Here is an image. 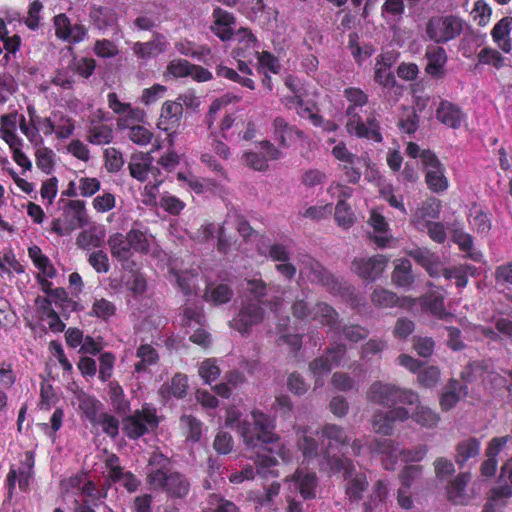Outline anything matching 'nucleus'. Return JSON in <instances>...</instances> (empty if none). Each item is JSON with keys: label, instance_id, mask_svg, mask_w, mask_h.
Masks as SVG:
<instances>
[{"label": "nucleus", "instance_id": "72a5a7b5", "mask_svg": "<svg viewBox=\"0 0 512 512\" xmlns=\"http://www.w3.org/2000/svg\"><path fill=\"white\" fill-rule=\"evenodd\" d=\"M151 162L144 154H133L128 164L130 175L140 182L146 181L150 171Z\"/></svg>", "mask_w": 512, "mask_h": 512}, {"label": "nucleus", "instance_id": "6e6552de", "mask_svg": "<svg viewBox=\"0 0 512 512\" xmlns=\"http://www.w3.org/2000/svg\"><path fill=\"white\" fill-rule=\"evenodd\" d=\"M55 35L58 39L69 44H77L88 36V29L82 23H72L66 14L60 13L53 18Z\"/></svg>", "mask_w": 512, "mask_h": 512}, {"label": "nucleus", "instance_id": "f257e3e1", "mask_svg": "<svg viewBox=\"0 0 512 512\" xmlns=\"http://www.w3.org/2000/svg\"><path fill=\"white\" fill-rule=\"evenodd\" d=\"M321 470L331 474H341L345 482L344 489L347 499L352 504H359L367 491L369 482L364 472L358 471L354 462L348 457L330 455L325 451Z\"/></svg>", "mask_w": 512, "mask_h": 512}, {"label": "nucleus", "instance_id": "39448f33", "mask_svg": "<svg viewBox=\"0 0 512 512\" xmlns=\"http://www.w3.org/2000/svg\"><path fill=\"white\" fill-rule=\"evenodd\" d=\"M465 22L456 15H438L426 23V35L436 44H446L456 39L464 30Z\"/></svg>", "mask_w": 512, "mask_h": 512}, {"label": "nucleus", "instance_id": "c03bdc74", "mask_svg": "<svg viewBox=\"0 0 512 512\" xmlns=\"http://www.w3.org/2000/svg\"><path fill=\"white\" fill-rule=\"evenodd\" d=\"M205 297L214 304H224L232 299L233 291L227 284H219L215 287H208L205 291Z\"/></svg>", "mask_w": 512, "mask_h": 512}, {"label": "nucleus", "instance_id": "bf43d9fd", "mask_svg": "<svg viewBox=\"0 0 512 512\" xmlns=\"http://www.w3.org/2000/svg\"><path fill=\"white\" fill-rule=\"evenodd\" d=\"M423 467L421 465H407L401 471L399 478L402 487L409 489L413 483L421 479Z\"/></svg>", "mask_w": 512, "mask_h": 512}, {"label": "nucleus", "instance_id": "338daca9", "mask_svg": "<svg viewBox=\"0 0 512 512\" xmlns=\"http://www.w3.org/2000/svg\"><path fill=\"white\" fill-rule=\"evenodd\" d=\"M199 375L205 383L210 384L219 377L220 368L214 359H206L199 367Z\"/></svg>", "mask_w": 512, "mask_h": 512}, {"label": "nucleus", "instance_id": "4be33fe9", "mask_svg": "<svg viewBox=\"0 0 512 512\" xmlns=\"http://www.w3.org/2000/svg\"><path fill=\"white\" fill-rule=\"evenodd\" d=\"M273 135L281 147H289V140L294 137L302 139L304 137L303 131L297 129L295 126L290 125L283 117H276L272 123Z\"/></svg>", "mask_w": 512, "mask_h": 512}, {"label": "nucleus", "instance_id": "2eb2a0df", "mask_svg": "<svg viewBox=\"0 0 512 512\" xmlns=\"http://www.w3.org/2000/svg\"><path fill=\"white\" fill-rule=\"evenodd\" d=\"M300 262L302 265L301 273H306L312 283H318L323 286H330L334 283L331 273L317 260L305 255L300 259Z\"/></svg>", "mask_w": 512, "mask_h": 512}, {"label": "nucleus", "instance_id": "6e6d98bb", "mask_svg": "<svg viewBox=\"0 0 512 512\" xmlns=\"http://www.w3.org/2000/svg\"><path fill=\"white\" fill-rule=\"evenodd\" d=\"M371 449L378 454H384L394 459L397 458L400 451L398 445L393 440L387 438L375 439L371 443Z\"/></svg>", "mask_w": 512, "mask_h": 512}, {"label": "nucleus", "instance_id": "13d9d810", "mask_svg": "<svg viewBox=\"0 0 512 512\" xmlns=\"http://www.w3.org/2000/svg\"><path fill=\"white\" fill-rule=\"evenodd\" d=\"M298 447L306 460L319 456V443L312 436L303 435L298 441Z\"/></svg>", "mask_w": 512, "mask_h": 512}, {"label": "nucleus", "instance_id": "c756f323", "mask_svg": "<svg viewBox=\"0 0 512 512\" xmlns=\"http://www.w3.org/2000/svg\"><path fill=\"white\" fill-rule=\"evenodd\" d=\"M77 400L82 414L91 424L96 425L98 416L101 414L100 409L102 407V403L96 397L86 394L83 391L77 394Z\"/></svg>", "mask_w": 512, "mask_h": 512}, {"label": "nucleus", "instance_id": "f3484780", "mask_svg": "<svg viewBox=\"0 0 512 512\" xmlns=\"http://www.w3.org/2000/svg\"><path fill=\"white\" fill-rule=\"evenodd\" d=\"M436 118L449 128L459 129L465 119V114L456 104L442 100L436 110Z\"/></svg>", "mask_w": 512, "mask_h": 512}, {"label": "nucleus", "instance_id": "4d7b16f0", "mask_svg": "<svg viewBox=\"0 0 512 512\" xmlns=\"http://www.w3.org/2000/svg\"><path fill=\"white\" fill-rule=\"evenodd\" d=\"M399 127L407 134H413L419 127V116L412 108H406L399 120Z\"/></svg>", "mask_w": 512, "mask_h": 512}, {"label": "nucleus", "instance_id": "4c0bfd02", "mask_svg": "<svg viewBox=\"0 0 512 512\" xmlns=\"http://www.w3.org/2000/svg\"><path fill=\"white\" fill-rule=\"evenodd\" d=\"M128 242L133 254H147L150 251V243L147 236V231L133 227L127 233Z\"/></svg>", "mask_w": 512, "mask_h": 512}, {"label": "nucleus", "instance_id": "dca6fc26", "mask_svg": "<svg viewBox=\"0 0 512 512\" xmlns=\"http://www.w3.org/2000/svg\"><path fill=\"white\" fill-rule=\"evenodd\" d=\"M182 115L183 109L180 102L165 101L161 108L157 126L165 132L174 130L180 126Z\"/></svg>", "mask_w": 512, "mask_h": 512}, {"label": "nucleus", "instance_id": "1a4fd4ad", "mask_svg": "<svg viewBox=\"0 0 512 512\" xmlns=\"http://www.w3.org/2000/svg\"><path fill=\"white\" fill-rule=\"evenodd\" d=\"M421 159L427 168L425 181L428 188L434 193H441L448 187V180L444 175V167L434 153L423 150Z\"/></svg>", "mask_w": 512, "mask_h": 512}, {"label": "nucleus", "instance_id": "c85d7f7f", "mask_svg": "<svg viewBox=\"0 0 512 512\" xmlns=\"http://www.w3.org/2000/svg\"><path fill=\"white\" fill-rule=\"evenodd\" d=\"M388 496L387 483L384 480H378L373 486L372 493L362 504L363 512H376L381 510Z\"/></svg>", "mask_w": 512, "mask_h": 512}, {"label": "nucleus", "instance_id": "e433bc0d", "mask_svg": "<svg viewBox=\"0 0 512 512\" xmlns=\"http://www.w3.org/2000/svg\"><path fill=\"white\" fill-rule=\"evenodd\" d=\"M453 240L459 246L461 251L466 252L465 257L474 262L482 261L483 254L480 251L473 249V238L470 234L462 231H455L453 234Z\"/></svg>", "mask_w": 512, "mask_h": 512}, {"label": "nucleus", "instance_id": "69168bd1", "mask_svg": "<svg viewBox=\"0 0 512 512\" xmlns=\"http://www.w3.org/2000/svg\"><path fill=\"white\" fill-rule=\"evenodd\" d=\"M105 166L108 172L116 173L124 165L122 154L117 149L111 147L107 148L104 152Z\"/></svg>", "mask_w": 512, "mask_h": 512}, {"label": "nucleus", "instance_id": "09e8293b", "mask_svg": "<svg viewBox=\"0 0 512 512\" xmlns=\"http://www.w3.org/2000/svg\"><path fill=\"white\" fill-rule=\"evenodd\" d=\"M216 75L218 77H224L233 82L239 83L240 85L247 87L251 90L255 88L254 81L251 78L240 75L236 70L226 67L224 65H218L216 67Z\"/></svg>", "mask_w": 512, "mask_h": 512}, {"label": "nucleus", "instance_id": "0e129e2a", "mask_svg": "<svg viewBox=\"0 0 512 512\" xmlns=\"http://www.w3.org/2000/svg\"><path fill=\"white\" fill-rule=\"evenodd\" d=\"M234 447L232 436L226 431H219L214 439L213 448L220 455L229 454Z\"/></svg>", "mask_w": 512, "mask_h": 512}, {"label": "nucleus", "instance_id": "49530a36", "mask_svg": "<svg viewBox=\"0 0 512 512\" xmlns=\"http://www.w3.org/2000/svg\"><path fill=\"white\" fill-rule=\"evenodd\" d=\"M489 368L490 362L488 360L472 361L465 366L461 372V377L466 382H472L477 377L482 376V374L488 371Z\"/></svg>", "mask_w": 512, "mask_h": 512}, {"label": "nucleus", "instance_id": "5fc2aeb1", "mask_svg": "<svg viewBox=\"0 0 512 512\" xmlns=\"http://www.w3.org/2000/svg\"><path fill=\"white\" fill-rule=\"evenodd\" d=\"M115 312H116L115 305L111 301H108L105 298H101V299L95 300V302L93 303L92 309L89 312V315L103 319V320H107L111 316H113L115 314Z\"/></svg>", "mask_w": 512, "mask_h": 512}, {"label": "nucleus", "instance_id": "9b49d317", "mask_svg": "<svg viewBox=\"0 0 512 512\" xmlns=\"http://www.w3.org/2000/svg\"><path fill=\"white\" fill-rule=\"evenodd\" d=\"M151 486L164 491L170 498L183 499L189 494L191 484L185 475L170 471L161 478L160 483H153Z\"/></svg>", "mask_w": 512, "mask_h": 512}, {"label": "nucleus", "instance_id": "c9c22d12", "mask_svg": "<svg viewBox=\"0 0 512 512\" xmlns=\"http://www.w3.org/2000/svg\"><path fill=\"white\" fill-rule=\"evenodd\" d=\"M90 18L98 29L103 30L116 23L117 14L112 8L100 6L91 9Z\"/></svg>", "mask_w": 512, "mask_h": 512}, {"label": "nucleus", "instance_id": "58836bf2", "mask_svg": "<svg viewBox=\"0 0 512 512\" xmlns=\"http://www.w3.org/2000/svg\"><path fill=\"white\" fill-rule=\"evenodd\" d=\"M371 160L367 153L362 154L358 158L354 159L353 162L346 163L344 165L345 175L349 183L356 184L361 178V168H371Z\"/></svg>", "mask_w": 512, "mask_h": 512}, {"label": "nucleus", "instance_id": "9d476101", "mask_svg": "<svg viewBox=\"0 0 512 512\" xmlns=\"http://www.w3.org/2000/svg\"><path fill=\"white\" fill-rule=\"evenodd\" d=\"M35 465V455L33 451H26L25 458L21 462L18 470L11 468L7 475V485L9 497H12L16 482H18L21 491H28L30 481L33 478V468Z\"/></svg>", "mask_w": 512, "mask_h": 512}, {"label": "nucleus", "instance_id": "0eeeda50", "mask_svg": "<svg viewBox=\"0 0 512 512\" xmlns=\"http://www.w3.org/2000/svg\"><path fill=\"white\" fill-rule=\"evenodd\" d=\"M388 262L389 258L382 254H376L368 258L357 257L352 261L351 269L361 279L374 282L381 277Z\"/></svg>", "mask_w": 512, "mask_h": 512}, {"label": "nucleus", "instance_id": "de8ad7c7", "mask_svg": "<svg viewBox=\"0 0 512 512\" xmlns=\"http://www.w3.org/2000/svg\"><path fill=\"white\" fill-rule=\"evenodd\" d=\"M330 330L341 333L345 339L355 343L367 338L369 335V331L366 328L356 324L344 325L342 327H339L337 324L335 329Z\"/></svg>", "mask_w": 512, "mask_h": 512}, {"label": "nucleus", "instance_id": "ddd939ff", "mask_svg": "<svg viewBox=\"0 0 512 512\" xmlns=\"http://www.w3.org/2000/svg\"><path fill=\"white\" fill-rule=\"evenodd\" d=\"M213 23L210 30L223 42L230 41L234 35L236 19L234 15L220 7H216L212 13Z\"/></svg>", "mask_w": 512, "mask_h": 512}, {"label": "nucleus", "instance_id": "f03ea898", "mask_svg": "<svg viewBox=\"0 0 512 512\" xmlns=\"http://www.w3.org/2000/svg\"><path fill=\"white\" fill-rule=\"evenodd\" d=\"M239 433L244 443L252 448L260 444H275L280 437L274 433L275 420L259 410L251 412V421L244 420L240 422Z\"/></svg>", "mask_w": 512, "mask_h": 512}, {"label": "nucleus", "instance_id": "e2e57ef3", "mask_svg": "<svg viewBox=\"0 0 512 512\" xmlns=\"http://www.w3.org/2000/svg\"><path fill=\"white\" fill-rule=\"evenodd\" d=\"M183 324L189 328L203 326L205 316L199 307H186L183 311Z\"/></svg>", "mask_w": 512, "mask_h": 512}, {"label": "nucleus", "instance_id": "a18cd8bd", "mask_svg": "<svg viewBox=\"0 0 512 512\" xmlns=\"http://www.w3.org/2000/svg\"><path fill=\"white\" fill-rule=\"evenodd\" d=\"M471 475L468 472L460 473L453 481H450L447 492L449 498L458 503V498H461L465 492V488L470 481Z\"/></svg>", "mask_w": 512, "mask_h": 512}, {"label": "nucleus", "instance_id": "bb28decb", "mask_svg": "<svg viewBox=\"0 0 512 512\" xmlns=\"http://www.w3.org/2000/svg\"><path fill=\"white\" fill-rule=\"evenodd\" d=\"M467 394V387L462 385L456 379H450L444 387L440 397V406L442 410L449 411L456 406L460 400V395Z\"/></svg>", "mask_w": 512, "mask_h": 512}, {"label": "nucleus", "instance_id": "a878e982", "mask_svg": "<svg viewBox=\"0 0 512 512\" xmlns=\"http://www.w3.org/2000/svg\"><path fill=\"white\" fill-rule=\"evenodd\" d=\"M481 442L478 438L468 437L459 441L455 447V462L463 467L469 459L480 453Z\"/></svg>", "mask_w": 512, "mask_h": 512}, {"label": "nucleus", "instance_id": "7ed1b4c3", "mask_svg": "<svg viewBox=\"0 0 512 512\" xmlns=\"http://www.w3.org/2000/svg\"><path fill=\"white\" fill-rule=\"evenodd\" d=\"M367 399L385 407H393L398 403L414 405L419 402V396L414 391L383 381H375L370 385Z\"/></svg>", "mask_w": 512, "mask_h": 512}, {"label": "nucleus", "instance_id": "aec40b11", "mask_svg": "<svg viewBox=\"0 0 512 512\" xmlns=\"http://www.w3.org/2000/svg\"><path fill=\"white\" fill-rule=\"evenodd\" d=\"M167 41L164 35L154 33L153 39L148 42H136L133 45L134 54L140 59H150L155 57L167 49Z\"/></svg>", "mask_w": 512, "mask_h": 512}, {"label": "nucleus", "instance_id": "774afa93", "mask_svg": "<svg viewBox=\"0 0 512 512\" xmlns=\"http://www.w3.org/2000/svg\"><path fill=\"white\" fill-rule=\"evenodd\" d=\"M417 379L423 387L432 388L440 379V370L436 366H428L419 371Z\"/></svg>", "mask_w": 512, "mask_h": 512}, {"label": "nucleus", "instance_id": "7c9ffc66", "mask_svg": "<svg viewBox=\"0 0 512 512\" xmlns=\"http://www.w3.org/2000/svg\"><path fill=\"white\" fill-rule=\"evenodd\" d=\"M320 433L322 438H326L330 441L328 446L322 451V458L320 464L324 460L325 451H329V454L331 455L329 447L332 442H335L340 446H346L350 444L351 441V438L347 435L345 429L336 424L324 425Z\"/></svg>", "mask_w": 512, "mask_h": 512}, {"label": "nucleus", "instance_id": "473e14b6", "mask_svg": "<svg viewBox=\"0 0 512 512\" xmlns=\"http://www.w3.org/2000/svg\"><path fill=\"white\" fill-rule=\"evenodd\" d=\"M105 230L99 227H92L82 231L76 238V244L83 249L100 247L104 243Z\"/></svg>", "mask_w": 512, "mask_h": 512}, {"label": "nucleus", "instance_id": "a211bd4d", "mask_svg": "<svg viewBox=\"0 0 512 512\" xmlns=\"http://www.w3.org/2000/svg\"><path fill=\"white\" fill-rule=\"evenodd\" d=\"M292 481L304 500L316 497L318 477L315 472L298 469L292 475Z\"/></svg>", "mask_w": 512, "mask_h": 512}, {"label": "nucleus", "instance_id": "412c9836", "mask_svg": "<svg viewBox=\"0 0 512 512\" xmlns=\"http://www.w3.org/2000/svg\"><path fill=\"white\" fill-rule=\"evenodd\" d=\"M188 379L182 373H176L170 382L163 383L158 391L163 402L166 403L171 397L183 399L187 395Z\"/></svg>", "mask_w": 512, "mask_h": 512}, {"label": "nucleus", "instance_id": "a19ab883", "mask_svg": "<svg viewBox=\"0 0 512 512\" xmlns=\"http://www.w3.org/2000/svg\"><path fill=\"white\" fill-rule=\"evenodd\" d=\"M423 303L433 315L438 316L440 319H446L450 316L445 310L444 295L441 292L431 291L427 293Z\"/></svg>", "mask_w": 512, "mask_h": 512}, {"label": "nucleus", "instance_id": "4468645a", "mask_svg": "<svg viewBox=\"0 0 512 512\" xmlns=\"http://www.w3.org/2000/svg\"><path fill=\"white\" fill-rule=\"evenodd\" d=\"M66 228L71 233L77 228L88 224L85 202L81 200H70L66 203L62 213Z\"/></svg>", "mask_w": 512, "mask_h": 512}, {"label": "nucleus", "instance_id": "2f4dec72", "mask_svg": "<svg viewBox=\"0 0 512 512\" xmlns=\"http://www.w3.org/2000/svg\"><path fill=\"white\" fill-rule=\"evenodd\" d=\"M406 298H400L396 293L385 289L376 288L371 294V302L380 309L401 307Z\"/></svg>", "mask_w": 512, "mask_h": 512}, {"label": "nucleus", "instance_id": "393cba45", "mask_svg": "<svg viewBox=\"0 0 512 512\" xmlns=\"http://www.w3.org/2000/svg\"><path fill=\"white\" fill-rule=\"evenodd\" d=\"M391 281L399 288H408L414 283L415 276L412 271V264L408 259H398L394 262Z\"/></svg>", "mask_w": 512, "mask_h": 512}, {"label": "nucleus", "instance_id": "79ce46f5", "mask_svg": "<svg viewBox=\"0 0 512 512\" xmlns=\"http://www.w3.org/2000/svg\"><path fill=\"white\" fill-rule=\"evenodd\" d=\"M411 418L417 424L426 428L435 427L440 420L436 412L424 405H417L415 411L411 414Z\"/></svg>", "mask_w": 512, "mask_h": 512}, {"label": "nucleus", "instance_id": "b1692460", "mask_svg": "<svg viewBox=\"0 0 512 512\" xmlns=\"http://www.w3.org/2000/svg\"><path fill=\"white\" fill-rule=\"evenodd\" d=\"M171 462L160 452L151 454L148 461L147 479L149 484L160 483L161 478L171 471Z\"/></svg>", "mask_w": 512, "mask_h": 512}, {"label": "nucleus", "instance_id": "5701e85b", "mask_svg": "<svg viewBox=\"0 0 512 512\" xmlns=\"http://www.w3.org/2000/svg\"><path fill=\"white\" fill-rule=\"evenodd\" d=\"M427 64L425 71L434 78L444 76V65L447 61V54L440 46H429L426 50Z\"/></svg>", "mask_w": 512, "mask_h": 512}, {"label": "nucleus", "instance_id": "3c124183", "mask_svg": "<svg viewBox=\"0 0 512 512\" xmlns=\"http://www.w3.org/2000/svg\"><path fill=\"white\" fill-rule=\"evenodd\" d=\"M372 426L376 433L387 436L392 434L394 423L388 411H376L373 415Z\"/></svg>", "mask_w": 512, "mask_h": 512}, {"label": "nucleus", "instance_id": "20e7f679", "mask_svg": "<svg viewBox=\"0 0 512 512\" xmlns=\"http://www.w3.org/2000/svg\"><path fill=\"white\" fill-rule=\"evenodd\" d=\"M291 311L293 316L299 320L318 321L329 329H335L337 323H339V314L332 306L325 302L311 305L307 301V295L304 292H302L301 298H296Z\"/></svg>", "mask_w": 512, "mask_h": 512}, {"label": "nucleus", "instance_id": "423d86ee", "mask_svg": "<svg viewBox=\"0 0 512 512\" xmlns=\"http://www.w3.org/2000/svg\"><path fill=\"white\" fill-rule=\"evenodd\" d=\"M158 423L156 410L143 406L141 410H136L132 415L124 418L123 431L128 438L138 439L150 429H155Z\"/></svg>", "mask_w": 512, "mask_h": 512}, {"label": "nucleus", "instance_id": "052dcab7", "mask_svg": "<svg viewBox=\"0 0 512 512\" xmlns=\"http://www.w3.org/2000/svg\"><path fill=\"white\" fill-rule=\"evenodd\" d=\"M435 475L440 480H449L455 473L453 462L446 457H438L434 463Z\"/></svg>", "mask_w": 512, "mask_h": 512}, {"label": "nucleus", "instance_id": "ea45409f", "mask_svg": "<svg viewBox=\"0 0 512 512\" xmlns=\"http://www.w3.org/2000/svg\"><path fill=\"white\" fill-rule=\"evenodd\" d=\"M136 355L140 359L135 364V371L137 373L146 372L148 367L156 364L159 359L157 351L148 344L141 345L137 349Z\"/></svg>", "mask_w": 512, "mask_h": 512}, {"label": "nucleus", "instance_id": "680f3d73", "mask_svg": "<svg viewBox=\"0 0 512 512\" xmlns=\"http://www.w3.org/2000/svg\"><path fill=\"white\" fill-rule=\"evenodd\" d=\"M96 425L101 426L102 431L111 438H115L119 433V421L109 413H101Z\"/></svg>", "mask_w": 512, "mask_h": 512}, {"label": "nucleus", "instance_id": "6ab92c4d", "mask_svg": "<svg viewBox=\"0 0 512 512\" xmlns=\"http://www.w3.org/2000/svg\"><path fill=\"white\" fill-rule=\"evenodd\" d=\"M346 126L349 133L355 134L359 138L371 139L375 142L382 141L380 126L375 118H368L366 125L361 121V118L358 117V120L352 119L348 121Z\"/></svg>", "mask_w": 512, "mask_h": 512}, {"label": "nucleus", "instance_id": "f8f14e48", "mask_svg": "<svg viewBox=\"0 0 512 512\" xmlns=\"http://www.w3.org/2000/svg\"><path fill=\"white\" fill-rule=\"evenodd\" d=\"M261 304L256 302L243 303L237 317L230 322L231 327L245 333L252 326L259 324L264 317V309Z\"/></svg>", "mask_w": 512, "mask_h": 512}, {"label": "nucleus", "instance_id": "37998d69", "mask_svg": "<svg viewBox=\"0 0 512 512\" xmlns=\"http://www.w3.org/2000/svg\"><path fill=\"white\" fill-rule=\"evenodd\" d=\"M180 425L186 432V439L198 442L202 435V422L192 415H183L180 418Z\"/></svg>", "mask_w": 512, "mask_h": 512}, {"label": "nucleus", "instance_id": "603ef678", "mask_svg": "<svg viewBox=\"0 0 512 512\" xmlns=\"http://www.w3.org/2000/svg\"><path fill=\"white\" fill-rule=\"evenodd\" d=\"M124 283L126 288L134 295L143 294L147 287L145 277L139 271H131L124 276Z\"/></svg>", "mask_w": 512, "mask_h": 512}, {"label": "nucleus", "instance_id": "cd10ccee", "mask_svg": "<svg viewBox=\"0 0 512 512\" xmlns=\"http://www.w3.org/2000/svg\"><path fill=\"white\" fill-rule=\"evenodd\" d=\"M108 246L112 257L119 261H128L132 255L130 242H128L127 234L114 233L108 238Z\"/></svg>", "mask_w": 512, "mask_h": 512}, {"label": "nucleus", "instance_id": "f704fd0d", "mask_svg": "<svg viewBox=\"0 0 512 512\" xmlns=\"http://www.w3.org/2000/svg\"><path fill=\"white\" fill-rule=\"evenodd\" d=\"M109 398L117 414L125 415L129 411L130 403L125 397L123 388L117 381L109 383Z\"/></svg>", "mask_w": 512, "mask_h": 512}, {"label": "nucleus", "instance_id": "864d4df0", "mask_svg": "<svg viewBox=\"0 0 512 512\" xmlns=\"http://www.w3.org/2000/svg\"><path fill=\"white\" fill-rule=\"evenodd\" d=\"M112 139L113 130L107 125L95 126L89 130L88 140L92 144H109Z\"/></svg>", "mask_w": 512, "mask_h": 512}, {"label": "nucleus", "instance_id": "8fccbe9b", "mask_svg": "<svg viewBox=\"0 0 512 512\" xmlns=\"http://www.w3.org/2000/svg\"><path fill=\"white\" fill-rule=\"evenodd\" d=\"M335 221L344 229H349L354 224L353 212L345 200H339L335 207Z\"/></svg>", "mask_w": 512, "mask_h": 512}]
</instances>
